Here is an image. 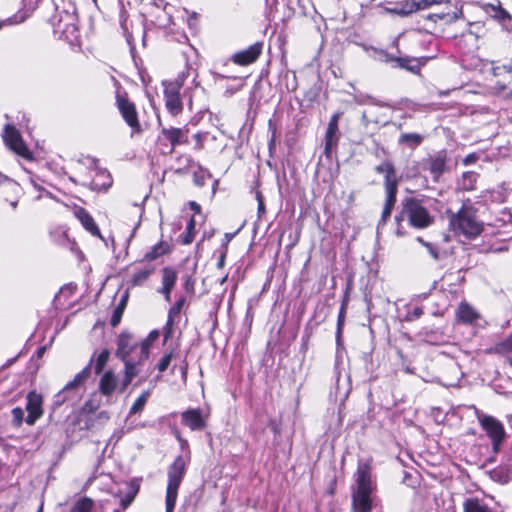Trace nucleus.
I'll return each mask as SVG.
<instances>
[{"mask_svg": "<svg viewBox=\"0 0 512 512\" xmlns=\"http://www.w3.org/2000/svg\"><path fill=\"white\" fill-rule=\"evenodd\" d=\"M441 203L438 199L426 195L406 197L401 202V210L396 215V234L403 236L402 222L416 230H424L434 225L440 213Z\"/></svg>", "mask_w": 512, "mask_h": 512, "instance_id": "obj_1", "label": "nucleus"}, {"mask_svg": "<svg viewBox=\"0 0 512 512\" xmlns=\"http://www.w3.org/2000/svg\"><path fill=\"white\" fill-rule=\"evenodd\" d=\"M116 356L124 362V379L122 390H124L141 372V367L148 359V342H138L128 332L120 333L117 341Z\"/></svg>", "mask_w": 512, "mask_h": 512, "instance_id": "obj_2", "label": "nucleus"}, {"mask_svg": "<svg viewBox=\"0 0 512 512\" xmlns=\"http://www.w3.org/2000/svg\"><path fill=\"white\" fill-rule=\"evenodd\" d=\"M377 485L372 477L371 460H360L354 473V485L351 488L352 509L354 512H371L373 493Z\"/></svg>", "mask_w": 512, "mask_h": 512, "instance_id": "obj_3", "label": "nucleus"}, {"mask_svg": "<svg viewBox=\"0 0 512 512\" xmlns=\"http://www.w3.org/2000/svg\"><path fill=\"white\" fill-rule=\"evenodd\" d=\"M110 357V352L108 349L102 350L97 357L95 354L90 359V362L75 375L73 380L69 381L64 388L56 395V403L62 404L68 400H75L79 397L82 387L85 381L89 378L91 372V366L93 362L94 370L96 374H101L104 367L106 366Z\"/></svg>", "mask_w": 512, "mask_h": 512, "instance_id": "obj_4", "label": "nucleus"}, {"mask_svg": "<svg viewBox=\"0 0 512 512\" xmlns=\"http://www.w3.org/2000/svg\"><path fill=\"white\" fill-rule=\"evenodd\" d=\"M189 462V454L187 456L179 455L167 469L166 512H173L175 508L178 490L186 474Z\"/></svg>", "mask_w": 512, "mask_h": 512, "instance_id": "obj_5", "label": "nucleus"}, {"mask_svg": "<svg viewBox=\"0 0 512 512\" xmlns=\"http://www.w3.org/2000/svg\"><path fill=\"white\" fill-rule=\"evenodd\" d=\"M451 229L467 238H475L483 230V224L476 216V210L467 204H463L457 213H452L449 219Z\"/></svg>", "mask_w": 512, "mask_h": 512, "instance_id": "obj_6", "label": "nucleus"}, {"mask_svg": "<svg viewBox=\"0 0 512 512\" xmlns=\"http://www.w3.org/2000/svg\"><path fill=\"white\" fill-rule=\"evenodd\" d=\"M375 171L384 174L385 203L384 206L394 207L398 192V179L394 165L390 161H384L375 167Z\"/></svg>", "mask_w": 512, "mask_h": 512, "instance_id": "obj_7", "label": "nucleus"}, {"mask_svg": "<svg viewBox=\"0 0 512 512\" xmlns=\"http://www.w3.org/2000/svg\"><path fill=\"white\" fill-rule=\"evenodd\" d=\"M116 106L126 124L131 128V135L140 133L142 128L138 119L136 106L128 99L126 94L117 93Z\"/></svg>", "mask_w": 512, "mask_h": 512, "instance_id": "obj_8", "label": "nucleus"}, {"mask_svg": "<svg viewBox=\"0 0 512 512\" xmlns=\"http://www.w3.org/2000/svg\"><path fill=\"white\" fill-rule=\"evenodd\" d=\"M341 114L335 113L332 115V117L329 120L326 133H325V145H324V155L328 159H332L333 155L335 154L339 139H340V132H339V118Z\"/></svg>", "mask_w": 512, "mask_h": 512, "instance_id": "obj_9", "label": "nucleus"}, {"mask_svg": "<svg viewBox=\"0 0 512 512\" xmlns=\"http://www.w3.org/2000/svg\"><path fill=\"white\" fill-rule=\"evenodd\" d=\"M5 144L19 156L31 159L32 155L22 140L20 133L12 125H6L3 134Z\"/></svg>", "mask_w": 512, "mask_h": 512, "instance_id": "obj_10", "label": "nucleus"}, {"mask_svg": "<svg viewBox=\"0 0 512 512\" xmlns=\"http://www.w3.org/2000/svg\"><path fill=\"white\" fill-rule=\"evenodd\" d=\"M483 430L486 431L492 440L493 450L497 452L505 436L502 423L492 416H483L479 419Z\"/></svg>", "mask_w": 512, "mask_h": 512, "instance_id": "obj_11", "label": "nucleus"}, {"mask_svg": "<svg viewBox=\"0 0 512 512\" xmlns=\"http://www.w3.org/2000/svg\"><path fill=\"white\" fill-rule=\"evenodd\" d=\"M447 156L445 151H440L435 155H430L422 159L421 167L423 170L429 171L434 181H438L440 176L446 170Z\"/></svg>", "mask_w": 512, "mask_h": 512, "instance_id": "obj_12", "label": "nucleus"}, {"mask_svg": "<svg viewBox=\"0 0 512 512\" xmlns=\"http://www.w3.org/2000/svg\"><path fill=\"white\" fill-rule=\"evenodd\" d=\"M492 72L497 88L507 90L512 95V61L509 64L493 66Z\"/></svg>", "mask_w": 512, "mask_h": 512, "instance_id": "obj_13", "label": "nucleus"}, {"mask_svg": "<svg viewBox=\"0 0 512 512\" xmlns=\"http://www.w3.org/2000/svg\"><path fill=\"white\" fill-rule=\"evenodd\" d=\"M181 422L192 431H201L206 428V416L200 409H188L181 413Z\"/></svg>", "mask_w": 512, "mask_h": 512, "instance_id": "obj_14", "label": "nucleus"}, {"mask_svg": "<svg viewBox=\"0 0 512 512\" xmlns=\"http://www.w3.org/2000/svg\"><path fill=\"white\" fill-rule=\"evenodd\" d=\"M262 47L263 44L261 42L250 45L248 48L235 53L232 58L233 62L241 66L255 62L261 55Z\"/></svg>", "mask_w": 512, "mask_h": 512, "instance_id": "obj_15", "label": "nucleus"}, {"mask_svg": "<svg viewBox=\"0 0 512 512\" xmlns=\"http://www.w3.org/2000/svg\"><path fill=\"white\" fill-rule=\"evenodd\" d=\"M382 61L386 63H394L393 67L405 69L413 74H419L421 63L418 59L410 57H393L387 53H382Z\"/></svg>", "mask_w": 512, "mask_h": 512, "instance_id": "obj_16", "label": "nucleus"}, {"mask_svg": "<svg viewBox=\"0 0 512 512\" xmlns=\"http://www.w3.org/2000/svg\"><path fill=\"white\" fill-rule=\"evenodd\" d=\"M26 410L28 412V416L26 418V423L28 425H33L35 421L41 417L42 411V396L34 391L30 392L27 395V404Z\"/></svg>", "mask_w": 512, "mask_h": 512, "instance_id": "obj_17", "label": "nucleus"}, {"mask_svg": "<svg viewBox=\"0 0 512 512\" xmlns=\"http://www.w3.org/2000/svg\"><path fill=\"white\" fill-rule=\"evenodd\" d=\"M155 271L151 264H144L143 261L136 263L132 268L130 284L132 287L143 285Z\"/></svg>", "mask_w": 512, "mask_h": 512, "instance_id": "obj_18", "label": "nucleus"}, {"mask_svg": "<svg viewBox=\"0 0 512 512\" xmlns=\"http://www.w3.org/2000/svg\"><path fill=\"white\" fill-rule=\"evenodd\" d=\"M74 216L80 221L82 226L92 235L95 237L100 238L101 240H104L100 229L96 222L94 221L93 217L90 215V213L84 209L83 207H76L74 209Z\"/></svg>", "mask_w": 512, "mask_h": 512, "instance_id": "obj_19", "label": "nucleus"}, {"mask_svg": "<svg viewBox=\"0 0 512 512\" xmlns=\"http://www.w3.org/2000/svg\"><path fill=\"white\" fill-rule=\"evenodd\" d=\"M177 281V273L172 267L162 269V287L159 293L163 294L166 301H170L171 292Z\"/></svg>", "mask_w": 512, "mask_h": 512, "instance_id": "obj_20", "label": "nucleus"}, {"mask_svg": "<svg viewBox=\"0 0 512 512\" xmlns=\"http://www.w3.org/2000/svg\"><path fill=\"white\" fill-rule=\"evenodd\" d=\"M480 318V314L467 302H461L456 309V319L464 324H473Z\"/></svg>", "mask_w": 512, "mask_h": 512, "instance_id": "obj_21", "label": "nucleus"}, {"mask_svg": "<svg viewBox=\"0 0 512 512\" xmlns=\"http://www.w3.org/2000/svg\"><path fill=\"white\" fill-rule=\"evenodd\" d=\"M88 185L94 191H106L112 185L111 175L107 170H96Z\"/></svg>", "mask_w": 512, "mask_h": 512, "instance_id": "obj_22", "label": "nucleus"}, {"mask_svg": "<svg viewBox=\"0 0 512 512\" xmlns=\"http://www.w3.org/2000/svg\"><path fill=\"white\" fill-rule=\"evenodd\" d=\"M162 135L167 139L171 144V151L179 144L186 143L187 137L184 130L180 128H165L163 127L161 130Z\"/></svg>", "mask_w": 512, "mask_h": 512, "instance_id": "obj_23", "label": "nucleus"}, {"mask_svg": "<svg viewBox=\"0 0 512 512\" xmlns=\"http://www.w3.org/2000/svg\"><path fill=\"white\" fill-rule=\"evenodd\" d=\"M141 478H133L127 483V491L120 500V505L125 510L134 501L140 489Z\"/></svg>", "mask_w": 512, "mask_h": 512, "instance_id": "obj_24", "label": "nucleus"}, {"mask_svg": "<svg viewBox=\"0 0 512 512\" xmlns=\"http://www.w3.org/2000/svg\"><path fill=\"white\" fill-rule=\"evenodd\" d=\"M117 377L112 371H106L100 381H99V390L104 396H110L115 391L117 387Z\"/></svg>", "mask_w": 512, "mask_h": 512, "instance_id": "obj_25", "label": "nucleus"}, {"mask_svg": "<svg viewBox=\"0 0 512 512\" xmlns=\"http://www.w3.org/2000/svg\"><path fill=\"white\" fill-rule=\"evenodd\" d=\"M478 176L479 175L476 172H464L461 178L457 181V189L462 191L474 190L476 188Z\"/></svg>", "mask_w": 512, "mask_h": 512, "instance_id": "obj_26", "label": "nucleus"}, {"mask_svg": "<svg viewBox=\"0 0 512 512\" xmlns=\"http://www.w3.org/2000/svg\"><path fill=\"white\" fill-rule=\"evenodd\" d=\"M170 251V246L167 242L161 241L156 245L152 246L144 255L145 261H153L158 257L168 253Z\"/></svg>", "mask_w": 512, "mask_h": 512, "instance_id": "obj_27", "label": "nucleus"}, {"mask_svg": "<svg viewBox=\"0 0 512 512\" xmlns=\"http://www.w3.org/2000/svg\"><path fill=\"white\" fill-rule=\"evenodd\" d=\"M392 11L399 15H409L418 11L416 0H402L398 2Z\"/></svg>", "mask_w": 512, "mask_h": 512, "instance_id": "obj_28", "label": "nucleus"}, {"mask_svg": "<svg viewBox=\"0 0 512 512\" xmlns=\"http://www.w3.org/2000/svg\"><path fill=\"white\" fill-rule=\"evenodd\" d=\"M165 105L167 110L173 114L178 115L183 110V104L180 95H164Z\"/></svg>", "mask_w": 512, "mask_h": 512, "instance_id": "obj_29", "label": "nucleus"}, {"mask_svg": "<svg viewBox=\"0 0 512 512\" xmlns=\"http://www.w3.org/2000/svg\"><path fill=\"white\" fill-rule=\"evenodd\" d=\"M490 478L500 484H507L511 480V470L507 467H498L490 471Z\"/></svg>", "mask_w": 512, "mask_h": 512, "instance_id": "obj_30", "label": "nucleus"}, {"mask_svg": "<svg viewBox=\"0 0 512 512\" xmlns=\"http://www.w3.org/2000/svg\"><path fill=\"white\" fill-rule=\"evenodd\" d=\"M127 301H128V293H125L118 305L116 306V308L114 309L113 311V314L111 316V320H110V323L113 327H116L119 325V323L121 322V318H122V315H123V312H124V309L127 305Z\"/></svg>", "mask_w": 512, "mask_h": 512, "instance_id": "obj_31", "label": "nucleus"}, {"mask_svg": "<svg viewBox=\"0 0 512 512\" xmlns=\"http://www.w3.org/2000/svg\"><path fill=\"white\" fill-rule=\"evenodd\" d=\"M423 140L422 135L418 133H404L399 138L400 144H405L410 148H415L421 144Z\"/></svg>", "mask_w": 512, "mask_h": 512, "instance_id": "obj_32", "label": "nucleus"}, {"mask_svg": "<svg viewBox=\"0 0 512 512\" xmlns=\"http://www.w3.org/2000/svg\"><path fill=\"white\" fill-rule=\"evenodd\" d=\"M495 351L497 353L503 354L509 364L512 366V335L505 341L497 344L495 346Z\"/></svg>", "mask_w": 512, "mask_h": 512, "instance_id": "obj_33", "label": "nucleus"}, {"mask_svg": "<svg viewBox=\"0 0 512 512\" xmlns=\"http://www.w3.org/2000/svg\"><path fill=\"white\" fill-rule=\"evenodd\" d=\"M150 396V392L149 391H144L135 401L134 403L132 404L131 408H130V411H129V414L130 415H134V414H138L140 413L147 401H148V398Z\"/></svg>", "mask_w": 512, "mask_h": 512, "instance_id": "obj_34", "label": "nucleus"}, {"mask_svg": "<svg viewBox=\"0 0 512 512\" xmlns=\"http://www.w3.org/2000/svg\"><path fill=\"white\" fill-rule=\"evenodd\" d=\"M175 354L176 348H171L168 352L164 353L157 364V369L159 372L162 373L168 369L173 358L175 357Z\"/></svg>", "mask_w": 512, "mask_h": 512, "instance_id": "obj_35", "label": "nucleus"}, {"mask_svg": "<svg viewBox=\"0 0 512 512\" xmlns=\"http://www.w3.org/2000/svg\"><path fill=\"white\" fill-rule=\"evenodd\" d=\"M487 12L491 15V17L499 21H505L506 19L510 18L509 13L501 6L489 5L487 8Z\"/></svg>", "mask_w": 512, "mask_h": 512, "instance_id": "obj_36", "label": "nucleus"}, {"mask_svg": "<svg viewBox=\"0 0 512 512\" xmlns=\"http://www.w3.org/2000/svg\"><path fill=\"white\" fill-rule=\"evenodd\" d=\"M461 14H462L461 10L454 11L452 13L448 12V13H441V14H430L428 16V19L434 20V21L448 19L449 22H453V21H456L457 19H459Z\"/></svg>", "mask_w": 512, "mask_h": 512, "instance_id": "obj_37", "label": "nucleus"}, {"mask_svg": "<svg viewBox=\"0 0 512 512\" xmlns=\"http://www.w3.org/2000/svg\"><path fill=\"white\" fill-rule=\"evenodd\" d=\"M195 226H196L195 220L193 217H191L187 223L186 233L182 239L183 244L188 245L193 242L194 234H195Z\"/></svg>", "mask_w": 512, "mask_h": 512, "instance_id": "obj_38", "label": "nucleus"}, {"mask_svg": "<svg viewBox=\"0 0 512 512\" xmlns=\"http://www.w3.org/2000/svg\"><path fill=\"white\" fill-rule=\"evenodd\" d=\"M93 503L89 498H83L78 500L71 512H91Z\"/></svg>", "mask_w": 512, "mask_h": 512, "instance_id": "obj_39", "label": "nucleus"}, {"mask_svg": "<svg viewBox=\"0 0 512 512\" xmlns=\"http://www.w3.org/2000/svg\"><path fill=\"white\" fill-rule=\"evenodd\" d=\"M196 76V72L191 67H186V69L177 76L174 82L178 83L179 86L183 87L187 78L192 77V82L194 83Z\"/></svg>", "mask_w": 512, "mask_h": 512, "instance_id": "obj_40", "label": "nucleus"}, {"mask_svg": "<svg viewBox=\"0 0 512 512\" xmlns=\"http://www.w3.org/2000/svg\"><path fill=\"white\" fill-rule=\"evenodd\" d=\"M186 302L185 297H180L175 304L168 311V318H175L181 312L184 304Z\"/></svg>", "mask_w": 512, "mask_h": 512, "instance_id": "obj_41", "label": "nucleus"}, {"mask_svg": "<svg viewBox=\"0 0 512 512\" xmlns=\"http://www.w3.org/2000/svg\"><path fill=\"white\" fill-rule=\"evenodd\" d=\"M164 95H180L181 86H179L178 83L172 82H165L164 83Z\"/></svg>", "mask_w": 512, "mask_h": 512, "instance_id": "obj_42", "label": "nucleus"}, {"mask_svg": "<svg viewBox=\"0 0 512 512\" xmlns=\"http://www.w3.org/2000/svg\"><path fill=\"white\" fill-rule=\"evenodd\" d=\"M417 1V7L419 10L428 9L433 5L442 4L445 2V0H416Z\"/></svg>", "mask_w": 512, "mask_h": 512, "instance_id": "obj_43", "label": "nucleus"}, {"mask_svg": "<svg viewBox=\"0 0 512 512\" xmlns=\"http://www.w3.org/2000/svg\"><path fill=\"white\" fill-rule=\"evenodd\" d=\"M195 279L191 275L183 277V287L188 294L194 293Z\"/></svg>", "mask_w": 512, "mask_h": 512, "instance_id": "obj_44", "label": "nucleus"}, {"mask_svg": "<svg viewBox=\"0 0 512 512\" xmlns=\"http://www.w3.org/2000/svg\"><path fill=\"white\" fill-rule=\"evenodd\" d=\"M173 324L174 319L173 318H167V322L165 326L163 327V336L164 341L166 342L173 334Z\"/></svg>", "mask_w": 512, "mask_h": 512, "instance_id": "obj_45", "label": "nucleus"}, {"mask_svg": "<svg viewBox=\"0 0 512 512\" xmlns=\"http://www.w3.org/2000/svg\"><path fill=\"white\" fill-rule=\"evenodd\" d=\"M24 21V18L21 17V18H18L17 15H14L12 17H9L5 20H0V29H2V27L4 25H13V24H18V23H21Z\"/></svg>", "mask_w": 512, "mask_h": 512, "instance_id": "obj_46", "label": "nucleus"}, {"mask_svg": "<svg viewBox=\"0 0 512 512\" xmlns=\"http://www.w3.org/2000/svg\"><path fill=\"white\" fill-rule=\"evenodd\" d=\"M12 416H13V420H14L15 424L20 425L22 423L23 416H24L23 410L19 407L14 408L12 410Z\"/></svg>", "mask_w": 512, "mask_h": 512, "instance_id": "obj_47", "label": "nucleus"}, {"mask_svg": "<svg viewBox=\"0 0 512 512\" xmlns=\"http://www.w3.org/2000/svg\"><path fill=\"white\" fill-rule=\"evenodd\" d=\"M265 2H266V15H267V17H270L276 11V6H277L278 1L277 0H265Z\"/></svg>", "mask_w": 512, "mask_h": 512, "instance_id": "obj_48", "label": "nucleus"}, {"mask_svg": "<svg viewBox=\"0 0 512 512\" xmlns=\"http://www.w3.org/2000/svg\"><path fill=\"white\" fill-rule=\"evenodd\" d=\"M423 309L421 307H414L409 313H408V320H415L420 318L423 315Z\"/></svg>", "mask_w": 512, "mask_h": 512, "instance_id": "obj_49", "label": "nucleus"}, {"mask_svg": "<svg viewBox=\"0 0 512 512\" xmlns=\"http://www.w3.org/2000/svg\"><path fill=\"white\" fill-rule=\"evenodd\" d=\"M392 209H393L392 207H387V206L383 207L381 219L379 221V225L386 224L387 220L391 216Z\"/></svg>", "mask_w": 512, "mask_h": 512, "instance_id": "obj_50", "label": "nucleus"}, {"mask_svg": "<svg viewBox=\"0 0 512 512\" xmlns=\"http://www.w3.org/2000/svg\"><path fill=\"white\" fill-rule=\"evenodd\" d=\"M344 317H345V307L342 305L339 315H338V321H337V335L339 336L342 330V326L344 323Z\"/></svg>", "mask_w": 512, "mask_h": 512, "instance_id": "obj_51", "label": "nucleus"}, {"mask_svg": "<svg viewBox=\"0 0 512 512\" xmlns=\"http://www.w3.org/2000/svg\"><path fill=\"white\" fill-rule=\"evenodd\" d=\"M424 247L427 248L429 254L432 256L433 259L438 260L439 259V252L437 247L432 243H424Z\"/></svg>", "mask_w": 512, "mask_h": 512, "instance_id": "obj_52", "label": "nucleus"}, {"mask_svg": "<svg viewBox=\"0 0 512 512\" xmlns=\"http://www.w3.org/2000/svg\"><path fill=\"white\" fill-rule=\"evenodd\" d=\"M159 337V331L153 330L149 333L148 337L144 340L148 342V350L150 349V345L153 341H155Z\"/></svg>", "mask_w": 512, "mask_h": 512, "instance_id": "obj_53", "label": "nucleus"}, {"mask_svg": "<svg viewBox=\"0 0 512 512\" xmlns=\"http://www.w3.org/2000/svg\"><path fill=\"white\" fill-rule=\"evenodd\" d=\"M194 139L196 140V149L200 150L203 148V135L201 133H196L194 135Z\"/></svg>", "mask_w": 512, "mask_h": 512, "instance_id": "obj_54", "label": "nucleus"}, {"mask_svg": "<svg viewBox=\"0 0 512 512\" xmlns=\"http://www.w3.org/2000/svg\"><path fill=\"white\" fill-rule=\"evenodd\" d=\"M476 159V156L474 154H470L468 155L465 159H464V163L465 164H470L472 163L473 161H475Z\"/></svg>", "mask_w": 512, "mask_h": 512, "instance_id": "obj_55", "label": "nucleus"}, {"mask_svg": "<svg viewBox=\"0 0 512 512\" xmlns=\"http://www.w3.org/2000/svg\"><path fill=\"white\" fill-rule=\"evenodd\" d=\"M224 263H225V253H222V254L220 255L219 260H218L217 266H218L219 268H222V267L224 266Z\"/></svg>", "mask_w": 512, "mask_h": 512, "instance_id": "obj_56", "label": "nucleus"}, {"mask_svg": "<svg viewBox=\"0 0 512 512\" xmlns=\"http://www.w3.org/2000/svg\"><path fill=\"white\" fill-rule=\"evenodd\" d=\"M191 205V208L195 211V212H200V205L197 204L196 202H191L190 203Z\"/></svg>", "mask_w": 512, "mask_h": 512, "instance_id": "obj_57", "label": "nucleus"}, {"mask_svg": "<svg viewBox=\"0 0 512 512\" xmlns=\"http://www.w3.org/2000/svg\"><path fill=\"white\" fill-rule=\"evenodd\" d=\"M45 351H46V347H45V346H42V347L38 348V350H37V356H38L39 358H40V357H42V356H43V354L45 353Z\"/></svg>", "mask_w": 512, "mask_h": 512, "instance_id": "obj_58", "label": "nucleus"}, {"mask_svg": "<svg viewBox=\"0 0 512 512\" xmlns=\"http://www.w3.org/2000/svg\"><path fill=\"white\" fill-rule=\"evenodd\" d=\"M99 418L101 419H104V420H108L110 418L109 414L105 411H102L99 413Z\"/></svg>", "mask_w": 512, "mask_h": 512, "instance_id": "obj_59", "label": "nucleus"}, {"mask_svg": "<svg viewBox=\"0 0 512 512\" xmlns=\"http://www.w3.org/2000/svg\"><path fill=\"white\" fill-rule=\"evenodd\" d=\"M85 406H86V408H88L90 411H93L94 409H96V408H97L96 406H94V405L92 404V402H91V401L87 402Z\"/></svg>", "mask_w": 512, "mask_h": 512, "instance_id": "obj_60", "label": "nucleus"}, {"mask_svg": "<svg viewBox=\"0 0 512 512\" xmlns=\"http://www.w3.org/2000/svg\"><path fill=\"white\" fill-rule=\"evenodd\" d=\"M258 201H259L258 210L259 211L264 210V204H263V201L261 200L260 196H258Z\"/></svg>", "mask_w": 512, "mask_h": 512, "instance_id": "obj_61", "label": "nucleus"}, {"mask_svg": "<svg viewBox=\"0 0 512 512\" xmlns=\"http://www.w3.org/2000/svg\"><path fill=\"white\" fill-rule=\"evenodd\" d=\"M8 180V177L0 172V184Z\"/></svg>", "mask_w": 512, "mask_h": 512, "instance_id": "obj_62", "label": "nucleus"}, {"mask_svg": "<svg viewBox=\"0 0 512 512\" xmlns=\"http://www.w3.org/2000/svg\"><path fill=\"white\" fill-rule=\"evenodd\" d=\"M417 241H418L420 244H422L423 246H424V243H428L427 241H425V240H424L423 238H421V237H418V238H417Z\"/></svg>", "mask_w": 512, "mask_h": 512, "instance_id": "obj_63", "label": "nucleus"}, {"mask_svg": "<svg viewBox=\"0 0 512 512\" xmlns=\"http://www.w3.org/2000/svg\"><path fill=\"white\" fill-rule=\"evenodd\" d=\"M10 205L12 206V208H13V209H15V208L17 207V205H18V201H16V200H15V201H12V202L10 203Z\"/></svg>", "mask_w": 512, "mask_h": 512, "instance_id": "obj_64", "label": "nucleus"}]
</instances>
